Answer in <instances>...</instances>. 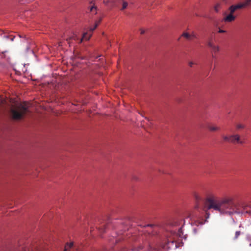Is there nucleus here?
I'll return each mask as SVG.
<instances>
[{
	"mask_svg": "<svg viewBox=\"0 0 251 251\" xmlns=\"http://www.w3.org/2000/svg\"><path fill=\"white\" fill-rule=\"evenodd\" d=\"M208 128L210 131H217L220 129V127L216 126H211V125L208 126Z\"/></svg>",
	"mask_w": 251,
	"mask_h": 251,
	"instance_id": "nucleus-12",
	"label": "nucleus"
},
{
	"mask_svg": "<svg viewBox=\"0 0 251 251\" xmlns=\"http://www.w3.org/2000/svg\"><path fill=\"white\" fill-rule=\"evenodd\" d=\"M100 20L97 21L95 23V25L93 27H90L89 28V32L92 34V32L94 31V30L97 27L99 23H100Z\"/></svg>",
	"mask_w": 251,
	"mask_h": 251,
	"instance_id": "nucleus-11",
	"label": "nucleus"
},
{
	"mask_svg": "<svg viewBox=\"0 0 251 251\" xmlns=\"http://www.w3.org/2000/svg\"><path fill=\"white\" fill-rule=\"evenodd\" d=\"M182 36L185 37L187 40H191L192 38L195 37V36L194 34L190 35L187 32L183 33Z\"/></svg>",
	"mask_w": 251,
	"mask_h": 251,
	"instance_id": "nucleus-10",
	"label": "nucleus"
},
{
	"mask_svg": "<svg viewBox=\"0 0 251 251\" xmlns=\"http://www.w3.org/2000/svg\"><path fill=\"white\" fill-rule=\"evenodd\" d=\"M73 246V243H70V244H67L66 246L65 247V249L64 251H67L69 249L71 248Z\"/></svg>",
	"mask_w": 251,
	"mask_h": 251,
	"instance_id": "nucleus-16",
	"label": "nucleus"
},
{
	"mask_svg": "<svg viewBox=\"0 0 251 251\" xmlns=\"http://www.w3.org/2000/svg\"><path fill=\"white\" fill-rule=\"evenodd\" d=\"M157 234L156 231H152L151 233L148 232L145 233V235L142 237V244L140 245L141 250L144 251H158L157 249L153 248L151 244V237Z\"/></svg>",
	"mask_w": 251,
	"mask_h": 251,
	"instance_id": "nucleus-2",
	"label": "nucleus"
},
{
	"mask_svg": "<svg viewBox=\"0 0 251 251\" xmlns=\"http://www.w3.org/2000/svg\"><path fill=\"white\" fill-rule=\"evenodd\" d=\"M223 140L225 142H227L230 143V136L223 135Z\"/></svg>",
	"mask_w": 251,
	"mask_h": 251,
	"instance_id": "nucleus-15",
	"label": "nucleus"
},
{
	"mask_svg": "<svg viewBox=\"0 0 251 251\" xmlns=\"http://www.w3.org/2000/svg\"><path fill=\"white\" fill-rule=\"evenodd\" d=\"M178 234H179V236H181V234H182V229H181V228H179V230H178Z\"/></svg>",
	"mask_w": 251,
	"mask_h": 251,
	"instance_id": "nucleus-28",
	"label": "nucleus"
},
{
	"mask_svg": "<svg viewBox=\"0 0 251 251\" xmlns=\"http://www.w3.org/2000/svg\"><path fill=\"white\" fill-rule=\"evenodd\" d=\"M221 5L220 3H217L214 6V10L216 12H218L220 8Z\"/></svg>",
	"mask_w": 251,
	"mask_h": 251,
	"instance_id": "nucleus-18",
	"label": "nucleus"
},
{
	"mask_svg": "<svg viewBox=\"0 0 251 251\" xmlns=\"http://www.w3.org/2000/svg\"><path fill=\"white\" fill-rule=\"evenodd\" d=\"M140 33H141V34H144V33H145V30H143V29H140Z\"/></svg>",
	"mask_w": 251,
	"mask_h": 251,
	"instance_id": "nucleus-29",
	"label": "nucleus"
},
{
	"mask_svg": "<svg viewBox=\"0 0 251 251\" xmlns=\"http://www.w3.org/2000/svg\"><path fill=\"white\" fill-rule=\"evenodd\" d=\"M132 179L134 180H136V181H137V180H138V178L137 176H132Z\"/></svg>",
	"mask_w": 251,
	"mask_h": 251,
	"instance_id": "nucleus-27",
	"label": "nucleus"
},
{
	"mask_svg": "<svg viewBox=\"0 0 251 251\" xmlns=\"http://www.w3.org/2000/svg\"><path fill=\"white\" fill-rule=\"evenodd\" d=\"M229 10L230 11L229 14L233 15L234 13L236 10V9L235 8L234 5H232L229 7Z\"/></svg>",
	"mask_w": 251,
	"mask_h": 251,
	"instance_id": "nucleus-14",
	"label": "nucleus"
},
{
	"mask_svg": "<svg viewBox=\"0 0 251 251\" xmlns=\"http://www.w3.org/2000/svg\"><path fill=\"white\" fill-rule=\"evenodd\" d=\"M235 19L236 16H234L233 15L229 14L228 15L225 17L223 20L225 22H231L234 21Z\"/></svg>",
	"mask_w": 251,
	"mask_h": 251,
	"instance_id": "nucleus-6",
	"label": "nucleus"
},
{
	"mask_svg": "<svg viewBox=\"0 0 251 251\" xmlns=\"http://www.w3.org/2000/svg\"><path fill=\"white\" fill-rule=\"evenodd\" d=\"M194 62H192V61H190L189 62V66L190 67H193V65H194Z\"/></svg>",
	"mask_w": 251,
	"mask_h": 251,
	"instance_id": "nucleus-25",
	"label": "nucleus"
},
{
	"mask_svg": "<svg viewBox=\"0 0 251 251\" xmlns=\"http://www.w3.org/2000/svg\"><path fill=\"white\" fill-rule=\"evenodd\" d=\"M28 112V106L26 102L21 103L10 110L12 117L14 120H20Z\"/></svg>",
	"mask_w": 251,
	"mask_h": 251,
	"instance_id": "nucleus-3",
	"label": "nucleus"
},
{
	"mask_svg": "<svg viewBox=\"0 0 251 251\" xmlns=\"http://www.w3.org/2000/svg\"><path fill=\"white\" fill-rule=\"evenodd\" d=\"M92 36V33L88 31V32H84L83 34L82 38L80 41V43H81L83 40H88Z\"/></svg>",
	"mask_w": 251,
	"mask_h": 251,
	"instance_id": "nucleus-7",
	"label": "nucleus"
},
{
	"mask_svg": "<svg viewBox=\"0 0 251 251\" xmlns=\"http://www.w3.org/2000/svg\"><path fill=\"white\" fill-rule=\"evenodd\" d=\"M148 226H150V227H152L154 226V225H151V224H148V225L144 226V227H148Z\"/></svg>",
	"mask_w": 251,
	"mask_h": 251,
	"instance_id": "nucleus-24",
	"label": "nucleus"
},
{
	"mask_svg": "<svg viewBox=\"0 0 251 251\" xmlns=\"http://www.w3.org/2000/svg\"><path fill=\"white\" fill-rule=\"evenodd\" d=\"M251 3V0H245L244 2L234 5L236 10L245 8L249 6Z\"/></svg>",
	"mask_w": 251,
	"mask_h": 251,
	"instance_id": "nucleus-5",
	"label": "nucleus"
},
{
	"mask_svg": "<svg viewBox=\"0 0 251 251\" xmlns=\"http://www.w3.org/2000/svg\"><path fill=\"white\" fill-rule=\"evenodd\" d=\"M74 39V40H76V36H72V37H70V38H69V39H67V41H68V43H70V42H69L70 40H71V39Z\"/></svg>",
	"mask_w": 251,
	"mask_h": 251,
	"instance_id": "nucleus-23",
	"label": "nucleus"
},
{
	"mask_svg": "<svg viewBox=\"0 0 251 251\" xmlns=\"http://www.w3.org/2000/svg\"><path fill=\"white\" fill-rule=\"evenodd\" d=\"M90 11L94 12L95 14L97 13V7L95 6H92L90 7Z\"/></svg>",
	"mask_w": 251,
	"mask_h": 251,
	"instance_id": "nucleus-22",
	"label": "nucleus"
},
{
	"mask_svg": "<svg viewBox=\"0 0 251 251\" xmlns=\"http://www.w3.org/2000/svg\"><path fill=\"white\" fill-rule=\"evenodd\" d=\"M218 32H219V33H225V32H226V31H225V30H223V29H220L219 30V31H218Z\"/></svg>",
	"mask_w": 251,
	"mask_h": 251,
	"instance_id": "nucleus-26",
	"label": "nucleus"
},
{
	"mask_svg": "<svg viewBox=\"0 0 251 251\" xmlns=\"http://www.w3.org/2000/svg\"><path fill=\"white\" fill-rule=\"evenodd\" d=\"M245 128V126L241 124H237L236 125V128L237 130H240Z\"/></svg>",
	"mask_w": 251,
	"mask_h": 251,
	"instance_id": "nucleus-17",
	"label": "nucleus"
},
{
	"mask_svg": "<svg viewBox=\"0 0 251 251\" xmlns=\"http://www.w3.org/2000/svg\"><path fill=\"white\" fill-rule=\"evenodd\" d=\"M241 234V232L240 231H237L235 232V236L233 238V239L234 240H236L237 239L238 237Z\"/></svg>",
	"mask_w": 251,
	"mask_h": 251,
	"instance_id": "nucleus-20",
	"label": "nucleus"
},
{
	"mask_svg": "<svg viewBox=\"0 0 251 251\" xmlns=\"http://www.w3.org/2000/svg\"><path fill=\"white\" fill-rule=\"evenodd\" d=\"M230 143L243 145L245 143L244 140H242L240 135L238 134L230 135Z\"/></svg>",
	"mask_w": 251,
	"mask_h": 251,
	"instance_id": "nucleus-4",
	"label": "nucleus"
},
{
	"mask_svg": "<svg viewBox=\"0 0 251 251\" xmlns=\"http://www.w3.org/2000/svg\"><path fill=\"white\" fill-rule=\"evenodd\" d=\"M38 251V250L36 249H35L34 250L31 249L30 251Z\"/></svg>",
	"mask_w": 251,
	"mask_h": 251,
	"instance_id": "nucleus-31",
	"label": "nucleus"
},
{
	"mask_svg": "<svg viewBox=\"0 0 251 251\" xmlns=\"http://www.w3.org/2000/svg\"><path fill=\"white\" fill-rule=\"evenodd\" d=\"M4 33V31L0 29V35H2Z\"/></svg>",
	"mask_w": 251,
	"mask_h": 251,
	"instance_id": "nucleus-30",
	"label": "nucleus"
},
{
	"mask_svg": "<svg viewBox=\"0 0 251 251\" xmlns=\"http://www.w3.org/2000/svg\"><path fill=\"white\" fill-rule=\"evenodd\" d=\"M213 51L215 52H218L219 51V46L214 45L213 47L211 49Z\"/></svg>",
	"mask_w": 251,
	"mask_h": 251,
	"instance_id": "nucleus-21",
	"label": "nucleus"
},
{
	"mask_svg": "<svg viewBox=\"0 0 251 251\" xmlns=\"http://www.w3.org/2000/svg\"><path fill=\"white\" fill-rule=\"evenodd\" d=\"M207 45L211 49H212L213 46L215 45H214V44L212 42V40L211 39H210L208 42V43H207Z\"/></svg>",
	"mask_w": 251,
	"mask_h": 251,
	"instance_id": "nucleus-19",
	"label": "nucleus"
},
{
	"mask_svg": "<svg viewBox=\"0 0 251 251\" xmlns=\"http://www.w3.org/2000/svg\"><path fill=\"white\" fill-rule=\"evenodd\" d=\"M128 2L126 1L123 0L122 1V7L121 8V10H124L127 7Z\"/></svg>",
	"mask_w": 251,
	"mask_h": 251,
	"instance_id": "nucleus-13",
	"label": "nucleus"
},
{
	"mask_svg": "<svg viewBox=\"0 0 251 251\" xmlns=\"http://www.w3.org/2000/svg\"><path fill=\"white\" fill-rule=\"evenodd\" d=\"M244 246L245 247H251V237L247 236L244 242Z\"/></svg>",
	"mask_w": 251,
	"mask_h": 251,
	"instance_id": "nucleus-8",
	"label": "nucleus"
},
{
	"mask_svg": "<svg viewBox=\"0 0 251 251\" xmlns=\"http://www.w3.org/2000/svg\"><path fill=\"white\" fill-rule=\"evenodd\" d=\"M103 2L105 4H107L109 2L108 1H103Z\"/></svg>",
	"mask_w": 251,
	"mask_h": 251,
	"instance_id": "nucleus-32",
	"label": "nucleus"
},
{
	"mask_svg": "<svg viewBox=\"0 0 251 251\" xmlns=\"http://www.w3.org/2000/svg\"><path fill=\"white\" fill-rule=\"evenodd\" d=\"M205 205L207 210L212 209L221 214L231 215L240 213L238 204L230 197L218 198L209 196L206 199Z\"/></svg>",
	"mask_w": 251,
	"mask_h": 251,
	"instance_id": "nucleus-1",
	"label": "nucleus"
},
{
	"mask_svg": "<svg viewBox=\"0 0 251 251\" xmlns=\"http://www.w3.org/2000/svg\"><path fill=\"white\" fill-rule=\"evenodd\" d=\"M243 211L244 212L251 214V206L250 205H243Z\"/></svg>",
	"mask_w": 251,
	"mask_h": 251,
	"instance_id": "nucleus-9",
	"label": "nucleus"
}]
</instances>
